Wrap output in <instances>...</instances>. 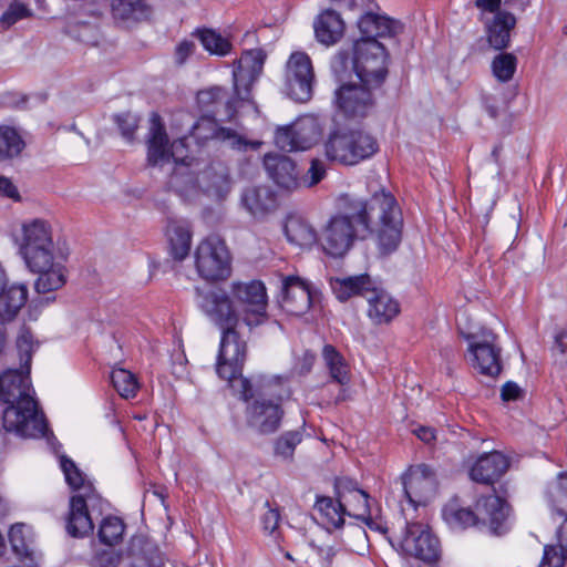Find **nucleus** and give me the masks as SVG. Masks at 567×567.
I'll use <instances>...</instances> for the list:
<instances>
[{
    "label": "nucleus",
    "instance_id": "obj_1",
    "mask_svg": "<svg viewBox=\"0 0 567 567\" xmlns=\"http://www.w3.org/2000/svg\"><path fill=\"white\" fill-rule=\"evenodd\" d=\"M339 212L332 216L321 234L324 251L341 257L355 239H364L375 231L379 244L386 252L401 241L402 216L395 198L383 189L370 200L344 194L338 199Z\"/></svg>",
    "mask_w": 567,
    "mask_h": 567
},
{
    "label": "nucleus",
    "instance_id": "obj_2",
    "mask_svg": "<svg viewBox=\"0 0 567 567\" xmlns=\"http://www.w3.org/2000/svg\"><path fill=\"white\" fill-rule=\"evenodd\" d=\"M29 373L9 370L0 375V401L3 410V427L23 437H39L45 434L47 423L31 395Z\"/></svg>",
    "mask_w": 567,
    "mask_h": 567
},
{
    "label": "nucleus",
    "instance_id": "obj_3",
    "mask_svg": "<svg viewBox=\"0 0 567 567\" xmlns=\"http://www.w3.org/2000/svg\"><path fill=\"white\" fill-rule=\"evenodd\" d=\"M186 137L174 141L168 147V137L159 115L153 113L151 117L150 136L147 141V159L152 165L163 166L173 159L176 164L168 185L178 193L187 192L194 186V179L190 176L187 166V145Z\"/></svg>",
    "mask_w": 567,
    "mask_h": 567
},
{
    "label": "nucleus",
    "instance_id": "obj_4",
    "mask_svg": "<svg viewBox=\"0 0 567 567\" xmlns=\"http://www.w3.org/2000/svg\"><path fill=\"white\" fill-rule=\"evenodd\" d=\"M330 287L340 301H347L353 296L367 299L368 317L375 324L389 323L400 312V306L384 289L379 288L367 274L343 278H331Z\"/></svg>",
    "mask_w": 567,
    "mask_h": 567
},
{
    "label": "nucleus",
    "instance_id": "obj_5",
    "mask_svg": "<svg viewBox=\"0 0 567 567\" xmlns=\"http://www.w3.org/2000/svg\"><path fill=\"white\" fill-rule=\"evenodd\" d=\"M291 390L288 380L274 377L260 385L258 395L246 409V420L250 429L259 434L276 432L281 423L284 410L281 403L289 399Z\"/></svg>",
    "mask_w": 567,
    "mask_h": 567
},
{
    "label": "nucleus",
    "instance_id": "obj_6",
    "mask_svg": "<svg viewBox=\"0 0 567 567\" xmlns=\"http://www.w3.org/2000/svg\"><path fill=\"white\" fill-rule=\"evenodd\" d=\"M379 150L377 140L361 130H340L331 133L324 143V154L331 162L357 165Z\"/></svg>",
    "mask_w": 567,
    "mask_h": 567
},
{
    "label": "nucleus",
    "instance_id": "obj_7",
    "mask_svg": "<svg viewBox=\"0 0 567 567\" xmlns=\"http://www.w3.org/2000/svg\"><path fill=\"white\" fill-rule=\"evenodd\" d=\"M196 303L206 318L221 331V340L240 338L236 328L240 321V313L229 293L220 288L209 290L195 289Z\"/></svg>",
    "mask_w": 567,
    "mask_h": 567
},
{
    "label": "nucleus",
    "instance_id": "obj_8",
    "mask_svg": "<svg viewBox=\"0 0 567 567\" xmlns=\"http://www.w3.org/2000/svg\"><path fill=\"white\" fill-rule=\"evenodd\" d=\"M509 513V506L504 499L496 495L482 497L476 503V512L470 508H457L455 505H447L443 509L445 520L453 528H466L478 522L488 523L494 534H501V527Z\"/></svg>",
    "mask_w": 567,
    "mask_h": 567
},
{
    "label": "nucleus",
    "instance_id": "obj_9",
    "mask_svg": "<svg viewBox=\"0 0 567 567\" xmlns=\"http://www.w3.org/2000/svg\"><path fill=\"white\" fill-rule=\"evenodd\" d=\"M53 230L49 221L40 218L22 225L20 252L31 270H41L54 259Z\"/></svg>",
    "mask_w": 567,
    "mask_h": 567
},
{
    "label": "nucleus",
    "instance_id": "obj_10",
    "mask_svg": "<svg viewBox=\"0 0 567 567\" xmlns=\"http://www.w3.org/2000/svg\"><path fill=\"white\" fill-rule=\"evenodd\" d=\"M353 70L360 82L380 87L388 74V53L378 40H357L353 47Z\"/></svg>",
    "mask_w": 567,
    "mask_h": 567
},
{
    "label": "nucleus",
    "instance_id": "obj_11",
    "mask_svg": "<svg viewBox=\"0 0 567 567\" xmlns=\"http://www.w3.org/2000/svg\"><path fill=\"white\" fill-rule=\"evenodd\" d=\"M246 343L240 338L228 340V343L220 340L218 353L217 374L227 380L236 389L244 401L254 396V390L248 379L241 378V370L246 360Z\"/></svg>",
    "mask_w": 567,
    "mask_h": 567
},
{
    "label": "nucleus",
    "instance_id": "obj_12",
    "mask_svg": "<svg viewBox=\"0 0 567 567\" xmlns=\"http://www.w3.org/2000/svg\"><path fill=\"white\" fill-rule=\"evenodd\" d=\"M230 292L241 311L243 321L248 327H257L267 320V292L261 281H234Z\"/></svg>",
    "mask_w": 567,
    "mask_h": 567
},
{
    "label": "nucleus",
    "instance_id": "obj_13",
    "mask_svg": "<svg viewBox=\"0 0 567 567\" xmlns=\"http://www.w3.org/2000/svg\"><path fill=\"white\" fill-rule=\"evenodd\" d=\"M471 365L480 374L495 378L502 371L501 351L497 346V336L488 329L466 336Z\"/></svg>",
    "mask_w": 567,
    "mask_h": 567
},
{
    "label": "nucleus",
    "instance_id": "obj_14",
    "mask_svg": "<svg viewBox=\"0 0 567 567\" xmlns=\"http://www.w3.org/2000/svg\"><path fill=\"white\" fill-rule=\"evenodd\" d=\"M198 275L208 281L224 280L230 275V256L223 240L208 237L199 243L195 251Z\"/></svg>",
    "mask_w": 567,
    "mask_h": 567
},
{
    "label": "nucleus",
    "instance_id": "obj_15",
    "mask_svg": "<svg viewBox=\"0 0 567 567\" xmlns=\"http://www.w3.org/2000/svg\"><path fill=\"white\" fill-rule=\"evenodd\" d=\"M315 73L310 58L303 52L290 55L285 72V92L296 102L306 103L312 97Z\"/></svg>",
    "mask_w": 567,
    "mask_h": 567
},
{
    "label": "nucleus",
    "instance_id": "obj_16",
    "mask_svg": "<svg viewBox=\"0 0 567 567\" xmlns=\"http://www.w3.org/2000/svg\"><path fill=\"white\" fill-rule=\"evenodd\" d=\"M378 87L360 83H344L336 91L338 110L348 118H363L375 106L374 91Z\"/></svg>",
    "mask_w": 567,
    "mask_h": 567
},
{
    "label": "nucleus",
    "instance_id": "obj_17",
    "mask_svg": "<svg viewBox=\"0 0 567 567\" xmlns=\"http://www.w3.org/2000/svg\"><path fill=\"white\" fill-rule=\"evenodd\" d=\"M396 540L402 551L409 556L426 563H433L439 558V539L423 524H406L402 535Z\"/></svg>",
    "mask_w": 567,
    "mask_h": 567
},
{
    "label": "nucleus",
    "instance_id": "obj_18",
    "mask_svg": "<svg viewBox=\"0 0 567 567\" xmlns=\"http://www.w3.org/2000/svg\"><path fill=\"white\" fill-rule=\"evenodd\" d=\"M266 54L260 49L245 51L233 70L234 93L241 102L251 99V86L262 72Z\"/></svg>",
    "mask_w": 567,
    "mask_h": 567
},
{
    "label": "nucleus",
    "instance_id": "obj_19",
    "mask_svg": "<svg viewBox=\"0 0 567 567\" xmlns=\"http://www.w3.org/2000/svg\"><path fill=\"white\" fill-rule=\"evenodd\" d=\"M96 494L93 486H86L85 493L73 495L69 504L65 529L72 537H84L93 532V522L89 514V504L93 503Z\"/></svg>",
    "mask_w": 567,
    "mask_h": 567
},
{
    "label": "nucleus",
    "instance_id": "obj_20",
    "mask_svg": "<svg viewBox=\"0 0 567 567\" xmlns=\"http://www.w3.org/2000/svg\"><path fill=\"white\" fill-rule=\"evenodd\" d=\"M402 480L405 496L414 506L426 504L435 493L434 472L425 464L411 466Z\"/></svg>",
    "mask_w": 567,
    "mask_h": 567
},
{
    "label": "nucleus",
    "instance_id": "obj_21",
    "mask_svg": "<svg viewBox=\"0 0 567 567\" xmlns=\"http://www.w3.org/2000/svg\"><path fill=\"white\" fill-rule=\"evenodd\" d=\"M313 293L308 282L297 276L282 279L281 308L289 315L302 316L311 307Z\"/></svg>",
    "mask_w": 567,
    "mask_h": 567
},
{
    "label": "nucleus",
    "instance_id": "obj_22",
    "mask_svg": "<svg viewBox=\"0 0 567 567\" xmlns=\"http://www.w3.org/2000/svg\"><path fill=\"white\" fill-rule=\"evenodd\" d=\"M509 462L501 452L481 455L470 470V477L477 483L492 485L508 470Z\"/></svg>",
    "mask_w": 567,
    "mask_h": 567
},
{
    "label": "nucleus",
    "instance_id": "obj_23",
    "mask_svg": "<svg viewBox=\"0 0 567 567\" xmlns=\"http://www.w3.org/2000/svg\"><path fill=\"white\" fill-rule=\"evenodd\" d=\"M8 278L0 265V319L11 321L28 300V288L22 284L11 285L7 288Z\"/></svg>",
    "mask_w": 567,
    "mask_h": 567
},
{
    "label": "nucleus",
    "instance_id": "obj_24",
    "mask_svg": "<svg viewBox=\"0 0 567 567\" xmlns=\"http://www.w3.org/2000/svg\"><path fill=\"white\" fill-rule=\"evenodd\" d=\"M195 183L203 192L224 197L230 190L229 169L221 162H213L197 174Z\"/></svg>",
    "mask_w": 567,
    "mask_h": 567
},
{
    "label": "nucleus",
    "instance_id": "obj_25",
    "mask_svg": "<svg viewBox=\"0 0 567 567\" xmlns=\"http://www.w3.org/2000/svg\"><path fill=\"white\" fill-rule=\"evenodd\" d=\"M264 166L268 176L281 188L292 190L299 187V178L295 163L280 154H267Z\"/></svg>",
    "mask_w": 567,
    "mask_h": 567
},
{
    "label": "nucleus",
    "instance_id": "obj_26",
    "mask_svg": "<svg viewBox=\"0 0 567 567\" xmlns=\"http://www.w3.org/2000/svg\"><path fill=\"white\" fill-rule=\"evenodd\" d=\"M123 567H164V561L152 543L134 538L123 554Z\"/></svg>",
    "mask_w": 567,
    "mask_h": 567
},
{
    "label": "nucleus",
    "instance_id": "obj_27",
    "mask_svg": "<svg viewBox=\"0 0 567 567\" xmlns=\"http://www.w3.org/2000/svg\"><path fill=\"white\" fill-rule=\"evenodd\" d=\"M485 33L488 44L495 50L508 48L511 31L516 25V18L507 11H498L492 19L485 22Z\"/></svg>",
    "mask_w": 567,
    "mask_h": 567
},
{
    "label": "nucleus",
    "instance_id": "obj_28",
    "mask_svg": "<svg viewBox=\"0 0 567 567\" xmlns=\"http://www.w3.org/2000/svg\"><path fill=\"white\" fill-rule=\"evenodd\" d=\"M241 204L255 218H264L277 208L275 193L267 186H252L241 194Z\"/></svg>",
    "mask_w": 567,
    "mask_h": 567
},
{
    "label": "nucleus",
    "instance_id": "obj_29",
    "mask_svg": "<svg viewBox=\"0 0 567 567\" xmlns=\"http://www.w3.org/2000/svg\"><path fill=\"white\" fill-rule=\"evenodd\" d=\"M166 237L172 257L175 260H184L188 256L192 245L190 224L184 219H168Z\"/></svg>",
    "mask_w": 567,
    "mask_h": 567
},
{
    "label": "nucleus",
    "instance_id": "obj_30",
    "mask_svg": "<svg viewBox=\"0 0 567 567\" xmlns=\"http://www.w3.org/2000/svg\"><path fill=\"white\" fill-rule=\"evenodd\" d=\"M362 38L360 40H377L378 37H392L401 31V24L388 17L368 12L358 22Z\"/></svg>",
    "mask_w": 567,
    "mask_h": 567
},
{
    "label": "nucleus",
    "instance_id": "obj_31",
    "mask_svg": "<svg viewBox=\"0 0 567 567\" xmlns=\"http://www.w3.org/2000/svg\"><path fill=\"white\" fill-rule=\"evenodd\" d=\"M313 28L316 38L320 43L332 45L342 38L344 22L336 11L326 10L316 19Z\"/></svg>",
    "mask_w": 567,
    "mask_h": 567
},
{
    "label": "nucleus",
    "instance_id": "obj_32",
    "mask_svg": "<svg viewBox=\"0 0 567 567\" xmlns=\"http://www.w3.org/2000/svg\"><path fill=\"white\" fill-rule=\"evenodd\" d=\"M239 102L236 96L228 99L227 91L218 86L199 91L197 94V103L204 112L217 114L219 107L225 106V113L228 117L236 113Z\"/></svg>",
    "mask_w": 567,
    "mask_h": 567
},
{
    "label": "nucleus",
    "instance_id": "obj_33",
    "mask_svg": "<svg viewBox=\"0 0 567 567\" xmlns=\"http://www.w3.org/2000/svg\"><path fill=\"white\" fill-rule=\"evenodd\" d=\"M112 14L124 22H140L150 19L152 8L144 0H113Z\"/></svg>",
    "mask_w": 567,
    "mask_h": 567
},
{
    "label": "nucleus",
    "instance_id": "obj_34",
    "mask_svg": "<svg viewBox=\"0 0 567 567\" xmlns=\"http://www.w3.org/2000/svg\"><path fill=\"white\" fill-rule=\"evenodd\" d=\"M298 151L311 148L321 137L322 130L319 122L312 116H303L291 124Z\"/></svg>",
    "mask_w": 567,
    "mask_h": 567
},
{
    "label": "nucleus",
    "instance_id": "obj_35",
    "mask_svg": "<svg viewBox=\"0 0 567 567\" xmlns=\"http://www.w3.org/2000/svg\"><path fill=\"white\" fill-rule=\"evenodd\" d=\"M32 271L39 274L34 284V289L38 293L53 292L62 288L66 282V270L64 266L54 262V259H51L49 267Z\"/></svg>",
    "mask_w": 567,
    "mask_h": 567
},
{
    "label": "nucleus",
    "instance_id": "obj_36",
    "mask_svg": "<svg viewBox=\"0 0 567 567\" xmlns=\"http://www.w3.org/2000/svg\"><path fill=\"white\" fill-rule=\"evenodd\" d=\"M347 515L364 522L371 529H377L382 533L386 532V528L375 523L371 518L369 495L365 491L357 492L349 499L343 501Z\"/></svg>",
    "mask_w": 567,
    "mask_h": 567
},
{
    "label": "nucleus",
    "instance_id": "obj_37",
    "mask_svg": "<svg viewBox=\"0 0 567 567\" xmlns=\"http://www.w3.org/2000/svg\"><path fill=\"white\" fill-rule=\"evenodd\" d=\"M342 503L339 498L333 499L329 496L317 498L315 509L320 514L328 528H339L343 525L347 512Z\"/></svg>",
    "mask_w": 567,
    "mask_h": 567
},
{
    "label": "nucleus",
    "instance_id": "obj_38",
    "mask_svg": "<svg viewBox=\"0 0 567 567\" xmlns=\"http://www.w3.org/2000/svg\"><path fill=\"white\" fill-rule=\"evenodd\" d=\"M322 358L333 381L341 385H344L350 381L349 364L333 346L326 344L323 347Z\"/></svg>",
    "mask_w": 567,
    "mask_h": 567
},
{
    "label": "nucleus",
    "instance_id": "obj_39",
    "mask_svg": "<svg viewBox=\"0 0 567 567\" xmlns=\"http://www.w3.org/2000/svg\"><path fill=\"white\" fill-rule=\"evenodd\" d=\"M285 234L291 244L300 247L311 246L317 239L313 228L307 221L298 217L287 219Z\"/></svg>",
    "mask_w": 567,
    "mask_h": 567
},
{
    "label": "nucleus",
    "instance_id": "obj_40",
    "mask_svg": "<svg viewBox=\"0 0 567 567\" xmlns=\"http://www.w3.org/2000/svg\"><path fill=\"white\" fill-rule=\"evenodd\" d=\"M302 436L303 433L300 430L288 431L281 434L274 443L275 456L285 462H291L295 450L301 443Z\"/></svg>",
    "mask_w": 567,
    "mask_h": 567
},
{
    "label": "nucleus",
    "instance_id": "obj_41",
    "mask_svg": "<svg viewBox=\"0 0 567 567\" xmlns=\"http://www.w3.org/2000/svg\"><path fill=\"white\" fill-rule=\"evenodd\" d=\"M492 73L501 83L509 82L516 72L517 58L513 53H498L492 60Z\"/></svg>",
    "mask_w": 567,
    "mask_h": 567
},
{
    "label": "nucleus",
    "instance_id": "obj_42",
    "mask_svg": "<svg viewBox=\"0 0 567 567\" xmlns=\"http://www.w3.org/2000/svg\"><path fill=\"white\" fill-rule=\"evenodd\" d=\"M111 381L117 393L124 398H134L140 388L136 377L128 370L117 368L111 373Z\"/></svg>",
    "mask_w": 567,
    "mask_h": 567
},
{
    "label": "nucleus",
    "instance_id": "obj_43",
    "mask_svg": "<svg viewBox=\"0 0 567 567\" xmlns=\"http://www.w3.org/2000/svg\"><path fill=\"white\" fill-rule=\"evenodd\" d=\"M24 142L18 132L9 126H0V161L18 156Z\"/></svg>",
    "mask_w": 567,
    "mask_h": 567
},
{
    "label": "nucleus",
    "instance_id": "obj_44",
    "mask_svg": "<svg viewBox=\"0 0 567 567\" xmlns=\"http://www.w3.org/2000/svg\"><path fill=\"white\" fill-rule=\"evenodd\" d=\"M9 540L13 553L18 557L32 559L33 551L30 548V533L24 524H16L10 528Z\"/></svg>",
    "mask_w": 567,
    "mask_h": 567
},
{
    "label": "nucleus",
    "instance_id": "obj_45",
    "mask_svg": "<svg viewBox=\"0 0 567 567\" xmlns=\"http://www.w3.org/2000/svg\"><path fill=\"white\" fill-rule=\"evenodd\" d=\"M200 43L212 54L226 55L231 50L230 42L214 30L204 29L196 32Z\"/></svg>",
    "mask_w": 567,
    "mask_h": 567
},
{
    "label": "nucleus",
    "instance_id": "obj_46",
    "mask_svg": "<svg viewBox=\"0 0 567 567\" xmlns=\"http://www.w3.org/2000/svg\"><path fill=\"white\" fill-rule=\"evenodd\" d=\"M548 497L553 508L560 516L567 517V475L560 474L549 486Z\"/></svg>",
    "mask_w": 567,
    "mask_h": 567
},
{
    "label": "nucleus",
    "instance_id": "obj_47",
    "mask_svg": "<svg viewBox=\"0 0 567 567\" xmlns=\"http://www.w3.org/2000/svg\"><path fill=\"white\" fill-rule=\"evenodd\" d=\"M218 141L239 152H246L247 150H258L262 144L260 141L247 140L244 135L229 127H221V131H219Z\"/></svg>",
    "mask_w": 567,
    "mask_h": 567
},
{
    "label": "nucleus",
    "instance_id": "obj_48",
    "mask_svg": "<svg viewBox=\"0 0 567 567\" xmlns=\"http://www.w3.org/2000/svg\"><path fill=\"white\" fill-rule=\"evenodd\" d=\"M221 127L223 126H219L214 118L203 116L193 124L190 136L198 143H204L208 140H218Z\"/></svg>",
    "mask_w": 567,
    "mask_h": 567
},
{
    "label": "nucleus",
    "instance_id": "obj_49",
    "mask_svg": "<svg viewBox=\"0 0 567 567\" xmlns=\"http://www.w3.org/2000/svg\"><path fill=\"white\" fill-rule=\"evenodd\" d=\"M124 528L125 526L120 518L106 517L100 525V540L105 545L113 546L122 539Z\"/></svg>",
    "mask_w": 567,
    "mask_h": 567
},
{
    "label": "nucleus",
    "instance_id": "obj_50",
    "mask_svg": "<svg viewBox=\"0 0 567 567\" xmlns=\"http://www.w3.org/2000/svg\"><path fill=\"white\" fill-rule=\"evenodd\" d=\"M61 468L64 473L66 483L78 493H85L86 486H93L85 481L83 473L76 467L74 462L65 456L61 457Z\"/></svg>",
    "mask_w": 567,
    "mask_h": 567
},
{
    "label": "nucleus",
    "instance_id": "obj_51",
    "mask_svg": "<svg viewBox=\"0 0 567 567\" xmlns=\"http://www.w3.org/2000/svg\"><path fill=\"white\" fill-rule=\"evenodd\" d=\"M33 336L30 330L23 328L17 338V348L20 354L21 365L29 373L32 353L34 350Z\"/></svg>",
    "mask_w": 567,
    "mask_h": 567
},
{
    "label": "nucleus",
    "instance_id": "obj_52",
    "mask_svg": "<svg viewBox=\"0 0 567 567\" xmlns=\"http://www.w3.org/2000/svg\"><path fill=\"white\" fill-rule=\"evenodd\" d=\"M32 16V11L22 2L13 1L9 4L7 11L0 18V25L9 29L21 19Z\"/></svg>",
    "mask_w": 567,
    "mask_h": 567
},
{
    "label": "nucleus",
    "instance_id": "obj_53",
    "mask_svg": "<svg viewBox=\"0 0 567 567\" xmlns=\"http://www.w3.org/2000/svg\"><path fill=\"white\" fill-rule=\"evenodd\" d=\"M326 174V164L319 158H312L307 173L299 178V186L312 187L320 183Z\"/></svg>",
    "mask_w": 567,
    "mask_h": 567
},
{
    "label": "nucleus",
    "instance_id": "obj_54",
    "mask_svg": "<svg viewBox=\"0 0 567 567\" xmlns=\"http://www.w3.org/2000/svg\"><path fill=\"white\" fill-rule=\"evenodd\" d=\"M567 550L558 545H546L539 567H563Z\"/></svg>",
    "mask_w": 567,
    "mask_h": 567
},
{
    "label": "nucleus",
    "instance_id": "obj_55",
    "mask_svg": "<svg viewBox=\"0 0 567 567\" xmlns=\"http://www.w3.org/2000/svg\"><path fill=\"white\" fill-rule=\"evenodd\" d=\"M292 133L291 124L282 127H278L275 134V144L278 148L285 152L298 151L296 137Z\"/></svg>",
    "mask_w": 567,
    "mask_h": 567
},
{
    "label": "nucleus",
    "instance_id": "obj_56",
    "mask_svg": "<svg viewBox=\"0 0 567 567\" xmlns=\"http://www.w3.org/2000/svg\"><path fill=\"white\" fill-rule=\"evenodd\" d=\"M334 489L337 498H339L340 502L347 501L357 492L362 491L354 480L347 476L336 478Z\"/></svg>",
    "mask_w": 567,
    "mask_h": 567
},
{
    "label": "nucleus",
    "instance_id": "obj_57",
    "mask_svg": "<svg viewBox=\"0 0 567 567\" xmlns=\"http://www.w3.org/2000/svg\"><path fill=\"white\" fill-rule=\"evenodd\" d=\"M92 567H123V554L112 550L99 553L92 560Z\"/></svg>",
    "mask_w": 567,
    "mask_h": 567
},
{
    "label": "nucleus",
    "instance_id": "obj_58",
    "mask_svg": "<svg viewBox=\"0 0 567 567\" xmlns=\"http://www.w3.org/2000/svg\"><path fill=\"white\" fill-rule=\"evenodd\" d=\"M115 121L122 132V135L127 140H132L137 127L138 118L132 113H124L116 115Z\"/></svg>",
    "mask_w": 567,
    "mask_h": 567
},
{
    "label": "nucleus",
    "instance_id": "obj_59",
    "mask_svg": "<svg viewBox=\"0 0 567 567\" xmlns=\"http://www.w3.org/2000/svg\"><path fill=\"white\" fill-rule=\"evenodd\" d=\"M266 513L261 516V524L264 530L269 534H274L280 522V513L278 507H272L269 502H266Z\"/></svg>",
    "mask_w": 567,
    "mask_h": 567
},
{
    "label": "nucleus",
    "instance_id": "obj_60",
    "mask_svg": "<svg viewBox=\"0 0 567 567\" xmlns=\"http://www.w3.org/2000/svg\"><path fill=\"white\" fill-rule=\"evenodd\" d=\"M196 45L192 41H182L175 51V60L178 64H184L189 55L194 53Z\"/></svg>",
    "mask_w": 567,
    "mask_h": 567
},
{
    "label": "nucleus",
    "instance_id": "obj_61",
    "mask_svg": "<svg viewBox=\"0 0 567 567\" xmlns=\"http://www.w3.org/2000/svg\"><path fill=\"white\" fill-rule=\"evenodd\" d=\"M0 196L20 200V194L17 186L8 177L0 176Z\"/></svg>",
    "mask_w": 567,
    "mask_h": 567
},
{
    "label": "nucleus",
    "instance_id": "obj_62",
    "mask_svg": "<svg viewBox=\"0 0 567 567\" xmlns=\"http://www.w3.org/2000/svg\"><path fill=\"white\" fill-rule=\"evenodd\" d=\"M502 0H475V7L480 9L481 17L480 20L483 21V17L485 13H494V16L501 11Z\"/></svg>",
    "mask_w": 567,
    "mask_h": 567
},
{
    "label": "nucleus",
    "instance_id": "obj_63",
    "mask_svg": "<svg viewBox=\"0 0 567 567\" xmlns=\"http://www.w3.org/2000/svg\"><path fill=\"white\" fill-rule=\"evenodd\" d=\"M501 396L503 401H515L522 396V389L517 383L508 381L502 386Z\"/></svg>",
    "mask_w": 567,
    "mask_h": 567
},
{
    "label": "nucleus",
    "instance_id": "obj_64",
    "mask_svg": "<svg viewBox=\"0 0 567 567\" xmlns=\"http://www.w3.org/2000/svg\"><path fill=\"white\" fill-rule=\"evenodd\" d=\"M349 55L346 52H339L331 62V68L337 75H341L348 69Z\"/></svg>",
    "mask_w": 567,
    "mask_h": 567
}]
</instances>
